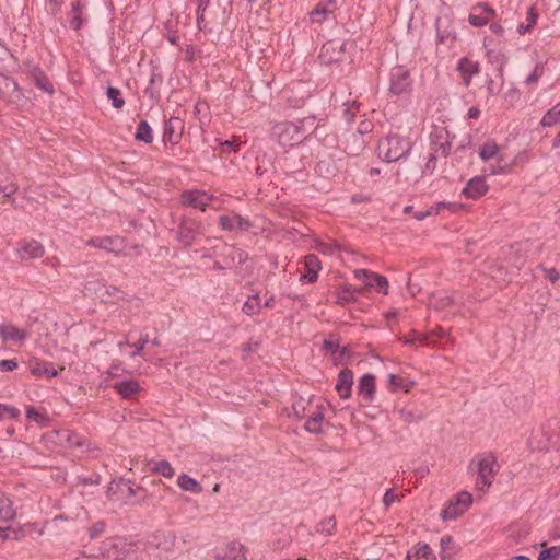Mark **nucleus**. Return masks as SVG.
<instances>
[{
  "label": "nucleus",
  "mask_w": 560,
  "mask_h": 560,
  "mask_svg": "<svg viewBox=\"0 0 560 560\" xmlns=\"http://www.w3.org/2000/svg\"><path fill=\"white\" fill-rule=\"evenodd\" d=\"M411 147L409 140L398 135H389L378 141L377 154L382 160L390 163L408 154Z\"/></svg>",
  "instance_id": "nucleus-1"
},
{
  "label": "nucleus",
  "mask_w": 560,
  "mask_h": 560,
  "mask_svg": "<svg viewBox=\"0 0 560 560\" xmlns=\"http://www.w3.org/2000/svg\"><path fill=\"white\" fill-rule=\"evenodd\" d=\"M176 241L184 247L192 246L197 238L205 234V226L200 220L189 215H182L174 229Z\"/></svg>",
  "instance_id": "nucleus-2"
},
{
  "label": "nucleus",
  "mask_w": 560,
  "mask_h": 560,
  "mask_svg": "<svg viewBox=\"0 0 560 560\" xmlns=\"http://www.w3.org/2000/svg\"><path fill=\"white\" fill-rule=\"evenodd\" d=\"M272 137L282 147H294L300 144L304 138L299 127L293 121H282L273 126Z\"/></svg>",
  "instance_id": "nucleus-3"
},
{
  "label": "nucleus",
  "mask_w": 560,
  "mask_h": 560,
  "mask_svg": "<svg viewBox=\"0 0 560 560\" xmlns=\"http://www.w3.org/2000/svg\"><path fill=\"white\" fill-rule=\"evenodd\" d=\"M497 458L493 454H485L478 458V475L476 486L480 491L489 489L494 476V466Z\"/></svg>",
  "instance_id": "nucleus-4"
},
{
  "label": "nucleus",
  "mask_w": 560,
  "mask_h": 560,
  "mask_svg": "<svg viewBox=\"0 0 560 560\" xmlns=\"http://www.w3.org/2000/svg\"><path fill=\"white\" fill-rule=\"evenodd\" d=\"M410 91L411 80L409 71L402 66L394 67L389 75V92L394 95H401Z\"/></svg>",
  "instance_id": "nucleus-5"
},
{
  "label": "nucleus",
  "mask_w": 560,
  "mask_h": 560,
  "mask_svg": "<svg viewBox=\"0 0 560 560\" xmlns=\"http://www.w3.org/2000/svg\"><path fill=\"white\" fill-rule=\"evenodd\" d=\"M346 42L339 38L327 40L320 49L319 59L324 65L338 62L342 59Z\"/></svg>",
  "instance_id": "nucleus-6"
},
{
  "label": "nucleus",
  "mask_w": 560,
  "mask_h": 560,
  "mask_svg": "<svg viewBox=\"0 0 560 560\" xmlns=\"http://www.w3.org/2000/svg\"><path fill=\"white\" fill-rule=\"evenodd\" d=\"M25 73L31 83H33L37 89L48 94L54 93L55 90L52 83L38 66L27 63Z\"/></svg>",
  "instance_id": "nucleus-7"
},
{
  "label": "nucleus",
  "mask_w": 560,
  "mask_h": 560,
  "mask_svg": "<svg viewBox=\"0 0 560 560\" xmlns=\"http://www.w3.org/2000/svg\"><path fill=\"white\" fill-rule=\"evenodd\" d=\"M85 289L88 291H94L96 298L104 303L110 302V299L114 296H117V299H122L119 296V294H124L118 287L109 285L100 280L89 282L85 285Z\"/></svg>",
  "instance_id": "nucleus-8"
},
{
  "label": "nucleus",
  "mask_w": 560,
  "mask_h": 560,
  "mask_svg": "<svg viewBox=\"0 0 560 560\" xmlns=\"http://www.w3.org/2000/svg\"><path fill=\"white\" fill-rule=\"evenodd\" d=\"M213 197L202 190H187L182 194V203L186 207L198 208L206 211Z\"/></svg>",
  "instance_id": "nucleus-9"
},
{
  "label": "nucleus",
  "mask_w": 560,
  "mask_h": 560,
  "mask_svg": "<svg viewBox=\"0 0 560 560\" xmlns=\"http://www.w3.org/2000/svg\"><path fill=\"white\" fill-rule=\"evenodd\" d=\"M184 120L179 117H171L164 126L163 141L176 144L179 142L184 132Z\"/></svg>",
  "instance_id": "nucleus-10"
},
{
  "label": "nucleus",
  "mask_w": 560,
  "mask_h": 560,
  "mask_svg": "<svg viewBox=\"0 0 560 560\" xmlns=\"http://www.w3.org/2000/svg\"><path fill=\"white\" fill-rule=\"evenodd\" d=\"M456 70L459 72L464 85L469 86L472 75L480 72V66L478 61L464 57L458 61Z\"/></svg>",
  "instance_id": "nucleus-11"
},
{
  "label": "nucleus",
  "mask_w": 560,
  "mask_h": 560,
  "mask_svg": "<svg viewBox=\"0 0 560 560\" xmlns=\"http://www.w3.org/2000/svg\"><path fill=\"white\" fill-rule=\"evenodd\" d=\"M88 246L102 248L112 253H119L124 247V240L116 236H105L91 238L86 243Z\"/></svg>",
  "instance_id": "nucleus-12"
},
{
  "label": "nucleus",
  "mask_w": 560,
  "mask_h": 560,
  "mask_svg": "<svg viewBox=\"0 0 560 560\" xmlns=\"http://www.w3.org/2000/svg\"><path fill=\"white\" fill-rule=\"evenodd\" d=\"M488 185L486 183L485 177L475 176L468 180L466 187L463 189L462 194L466 198L477 199L480 196L485 195L488 191Z\"/></svg>",
  "instance_id": "nucleus-13"
},
{
  "label": "nucleus",
  "mask_w": 560,
  "mask_h": 560,
  "mask_svg": "<svg viewBox=\"0 0 560 560\" xmlns=\"http://www.w3.org/2000/svg\"><path fill=\"white\" fill-rule=\"evenodd\" d=\"M18 253L21 259L39 258L44 255V247L37 241H23L19 243Z\"/></svg>",
  "instance_id": "nucleus-14"
},
{
  "label": "nucleus",
  "mask_w": 560,
  "mask_h": 560,
  "mask_svg": "<svg viewBox=\"0 0 560 560\" xmlns=\"http://www.w3.org/2000/svg\"><path fill=\"white\" fill-rule=\"evenodd\" d=\"M28 336L30 332L25 329L16 328L11 324H0V337L3 341L23 343Z\"/></svg>",
  "instance_id": "nucleus-15"
},
{
  "label": "nucleus",
  "mask_w": 560,
  "mask_h": 560,
  "mask_svg": "<svg viewBox=\"0 0 560 560\" xmlns=\"http://www.w3.org/2000/svg\"><path fill=\"white\" fill-rule=\"evenodd\" d=\"M352 385L353 372L349 369H343L342 371H340L335 388L342 399H347L351 396Z\"/></svg>",
  "instance_id": "nucleus-16"
},
{
  "label": "nucleus",
  "mask_w": 560,
  "mask_h": 560,
  "mask_svg": "<svg viewBox=\"0 0 560 560\" xmlns=\"http://www.w3.org/2000/svg\"><path fill=\"white\" fill-rule=\"evenodd\" d=\"M219 224L223 230L232 231L234 229H240L242 231H248L252 226V223L241 217V215H234V217H228V215H221L219 218Z\"/></svg>",
  "instance_id": "nucleus-17"
},
{
  "label": "nucleus",
  "mask_w": 560,
  "mask_h": 560,
  "mask_svg": "<svg viewBox=\"0 0 560 560\" xmlns=\"http://www.w3.org/2000/svg\"><path fill=\"white\" fill-rule=\"evenodd\" d=\"M320 261L318 257L314 254H308L305 256V268L307 273L302 275L300 280L307 283H314L317 280V272L320 269Z\"/></svg>",
  "instance_id": "nucleus-18"
},
{
  "label": "nucleus",
  "mask_w": 560,
  "mask_h": 560,
  "mask_svg": "<svg viewBox=\"0 0 560 560\" xmlns=\"http://www.w3.org/2000/svg\"><path fill=\"white\" fill-rule=\"evenodd\" d=\"M359 394L363 396L365 402H371L375 395V376L373 374H364L358 384Z\"/></svg>",
  "instance_id": "nucleus-19"
},
{
  "label": "nucleus",
  "mask_w": 560,
  "mask_h": 560,
  "mask_svg": "<svg viewBox=\"0 0 560 560\" xmlns=\"http://www.w3.org/2000/svg\"><path fill=\"white\" fill-rule=\"evenodd\" d=\"M221 560H246L245 547L236 541L226 545V548L218 556Z\"/></svg>",
  "instance_id": "nucleus-20"
},
{
  "label": "nucleus",
  "mask_w": 560,
  "mask_h": 560,
  "mask_svg": "<svg viewBox=\"0 0 560 560\" xmlns=\"http://www.w3.org/2000/svg\"><path fill=\"white\" fill-rule=\"evenodd\" d=\"M113 388L125 399L131 398L140 390V385L135 380L116 382Z\"/></svg>",
  "instance_id": "nucleus-21"
},
{
  "label": "nucleus",
  "mask_w": 560,
  "mask_h": 560,
  "mask_svg": "<svg viewBox=\"0 0 560 560\" xmlns=\"http://www.w3.org/2000/svg\"><path fill=\"white\" fill-rule=\"evenodd\" d=\"M359 277L373 278L372 288L376 289L377 292L387 294L388 293V281L386 277L369 271L366 269H358Z\"/></svg>",
  "instance_id": "nucleus-22"
},
{
  "label": "nucleus",
  "mask_w": 560,
  "mask_h": 560,
  "mask_svg": "<svg viewBox=\"0 0 560 560\" xmlns=\"http://www.w3.org/2000/svg\"><path fill=\"white\" fill-rule=\"evenodd\" d=\"M324 420V411L323 407L316 406V410L313 411L308 419L305 422V430L311 433H320L322 432V423Z\"/></svg>",
  "instance_id": "nucleus-23"
},
{
  "label": "nucleus",
  "mask_w": 560,
  "mask_h": 560,
  "mask_svg": "<svg viewBox=\"0 0 560 560\" xmlns=\"http://www.w3.org/2000/svg\"><path fill=\"white\" fill-rule=\"evenodd\" d=\"M407 560H435V555L428 544H417L413 552L407 553Z\"/></svg>",
  "instance_id": "nucleus-24"
},
{
  "label": "nucleus",
  "mask_w": 560,
  "mask_h": 560,
  "mask_svg": "<svg viewBox=\"0 0 560 560\" xmlns=\"http://www.w3.org/2000/svg\"><path fill=\"white\" fill-rule=\"evenodd\" d=\"M85 7L80 0H77L72 3V10L70 12V21L69 24L74 31H79L85 19L83 18L82 11Z\"/></svg>",
  "instance_id": "nucleus-25"
},
{
  "label": "nucleus",
  "mask_w": 560,
  "mask_h": 560,
  "mask_svg": "<svg viewBox=\"0 0 560 560\" xmlns=\"http://www.w3.org/2000/svg\"><path fill=\"white\" fill-rule=\"evenodd\" d=\"M177 485L183 491L191 492V493H200L202 491V487L200 483L188 476L187 474H180L177 478Z\"/></svg>",
  "instance_id": "nucleus-26"
},
{
  "label": "nucleus",
  "mask_w": 560,
  "mask_h": 560,
  "mask_svg": "<svg viewBox=\"0 0 560 560\" xmlns=\"http://www.w3.org/2000/svg\"><path fill=\"white\" fill-rule=\"evenodd\" d=\"M135 139L140 142H144L147 144L152 143L153 133L152 128L150 127L147 120H141L138 125L137 131L135 133Z\"/></svg>",
  "instance_id": "nucleus-27"
},
{
  "label": "nucleus",
  "mask_w": 560,
  "mask_h": 560,
  "mask_svg": "<svg viewBox=\"0 0 560 560\" xmlns=\"http://www.w3.org/2000/svg\"><path fill=\"white\" fill-rule=\"evenodd\" d=\"M388 383L390 386V390L396 392L401 389L406 393L409 392V389L415 385V381L402 378L395 374L388 375Z\"/></svg>",
  "instance_id": "nucleus-28"
},
{
  "label": "nucleus",
  "mask_w": 560,
  "mask_h": 560,
  "mask_svg": "<svg viewBox=\"0 0 560 560\" xmlns=\"http://www.w3.org/2000/svg\"><path fill=\"white\" fill-rule=\"evenodd\" d=\"M15 517V510L13 509L12 501L0 493V520L11 521Z\"/></svg>",
  "instance_id": "nucleus-29"
},
{
  "label": "nucleus",
  "mask_w": 560,
  "mask_h": 560,
  "mask_svg": "<svg viewBox=\"0 0 560 560\" xmlns=\"http://www.w3.org/2000/svg\"><path fill=\"white\" fill-rule=\"evenodd\" d=\"M359 291L360 290L355 289L352 285H343L337 293V303L345 305L355 301V293Z\"/></svg>",
  "instance_id": "nucleus-30"
},
{
  "label": "nucleus",
  "mask_w": 560,
  "mask_h": 560,
  "mask_svg": "<svg viewBox=\"0 0 560 560\" xmlns=\"http://www.w3.org/2000/svg\"><path fill=\"white\" fill-rule=\"evenodd\" d=\"M294 122H295V126L299 127L304 139L307 137V135H310L312 131H314L317 127L316 118L314 116H307L302 119H298Z\"/></svg>",
  "instance_id": "nucleus-31"
},
{
  "label": "nucleus",
  "mask_w": 560,
  "mask_h": 560,
  "mask_svg": "<svg viewBox=\"0 0 560 560\" xmlns=\"http://www.w3.org/2000/svg\"><path fill=\"white\" fill-rule=\"evenodd\" d=\"M540 124L544 127H551L556 124H560V103H558L544 115Z\"/></svg>",
  "instance_id": "nucleus-32"
},
{
  "label": "nucleus",
  "mask_w": 560,
  "mask_h": 560,
  "mask_svg": "<svg viewBox=\"0 0 560 560\" xmlns=\"http://www.w3.org/2000/svg\"><path fill=\"white\" fill-rule=\"evenodd\" d=\"M315 170L320 176L328 177L335 174L336 165L330 158L323 159L317 162Z\"/></svg>",
  "instance_id": "nucleus-33"
},
{
  "label": "nucleus",
  "mask_w": 560,
  "mask_h": 560,
  "mask_svg": "<svg viewBox=\"0 0 560 560\" xmlns=\"http://www.w3.org/2000/svg\"><path fill=\"white\" fill-rule=\"evenodd\" d=\"M398 415H399V419L408 424L418 422L423 418V416L420 411H418L417 409H411V408H402V409L398 410Z\"/></svg>",
  "instance_id": "nucleus-34"
},
{
  "label": "nucleus",
  "mask_w": 560,
  "mask_h": 560,
  "mask_svg": "<svg viewBox=\"0 0 560 560\" xmlns=\"http://www.w3.org/2000/svg\"><path fill=\"white\" fill-rule=\"evenodd\" d=\"M499 152V147L493 140H488L479 151V155L483 161L493 159Z\"/></svg>",
  "instance_id": "nucleus-35"
},
{
  "label": "nucleus",
  "mask_w": 560,
  "mask_h": 560,
  "mask_svg": "<svg viewBox=\"0 0 560 560\" xmlns=\"http://www.w3.org/2000/svg\"><path fill=\"white\" fill-rule=\"evenodd\" d=\"M329 13H331V11L327 8V4L318 2L311 11L310 16L313 22L322 23Z\"/></svg>",
  "instance_id": "nucleus-36"
},
{
  "label": "nucleus",
  "mask_w": 560,
  "mask_h": 560,
  "mask_svg": "<svg viewBox=\"0 0 560 560\" xmlns=\"http://www.w3.org/2000/svg\"><path fill=\"white\" fill-rule=\"evenodd\" d=\"M261 307L260 299L258 294H255L253 296H249L248 300L243 304L242 311L248 315H255L259 312Z\"/></svg>",
  "instance_id": "nucleus-37"
},
{
  "label": "nucleus",
  "mask_w": 560,
  "mask_h": 560,
  "mask_svg": "<svg viewBox=\"0 0 560 560\" xmlns=\"http://www.w3.org/2000/svg\"><path fill=\"white\" fill-rule=\"evenodd\" d=\"M152 471L160 474L166 478H172L175 474L172 465L165 459L154 462L152 466Z\"/></svg>",
  "instance_id": "nucleus-38"
},
{
  "label": "nucleus",
  "mask_w": 560,
  "mask_h": 560,
  "mask_svg": "<svg viewBox=\"0 0 560 560\" xmlns=\"http://www.w3.org/2000/svg\"><path fill=\"white\" fill-rule=\"evenodd\" d=\"M464 512H465V510L459 508V505H457V503L450 501L448 505L444 510H442L441 517L444 521L455 520L456 517L462 515Z\"/></svg>",
  "instance_id": "nucleus-39"
},
{
  "label": "nucleus",
  "mask_w": 560,
  "mask_h": 560,
  "mask_svg": "<svg viewBox=\"0 0 560 560\" xmlns=\"http://www.w3.org/2000/svg\"><path fill=\"white\" fill-rule=\"evenodd\" d=\"M108 100L112 101L113 107L120 109L125 105V100L121 96V91L114 86H108L106 90Z\"/></svg>",
  "instance_id": "nucleus-40"
},
{
  "label": "nucleus",
  "mask_w": 560,
  "mask_h": 560,
  "mask_svg": "<svg viewBox=\"0 0 560 560\" xmlns=\"http://www.w3.org/2000/svg\"><path fill=\"white\" fill-rule=\"evenodd\" d=\"M445 207V203L444 202H440L438 203L436 206H431L429 209L427 210H421V211H417L413 213V217L415 219H417L418 221H421L423 219H425L427 217H431V215H436L440 213V210Z\"/></svg>",
  "instance_id": "nucleus-41"
},
{
  "label": "nucleus",
  "mask_w": 560,
  "mask_h": 560,
  "mask_svg": "<svg viewBox=\"0 0 560 560\" xmlns=\"http://www.w3.org/2000/svg\"><path fill=\"white\" fill-rule=\"evenodd\" d=\"M560 559V546H551L540 551L538 560H558Z\"/></svg>",
  "instance_id": "nucleus-42"
},
{
  "label": "nucleus",
  "mask_w": 560,
  "mask_h": 560,
  "mask_svg": "<svg viewBox=\"0 0 560 560\" xmlns=\"http://www.w3.org/2000/svg\"><path fill=\"white\" fill-rule=\"evenodd\" d=\"M336 528V521L334 517L323 520L317 524V532L325 534L326 536L332 535Z\"/></svg>",
  "instance_id": "nucleus-43"
},
{
  "label": "nucleus",
  "mask_w": 560,
  "mask_h": 560,
  "mask_svg": "<svg viewBox=\"0 0 560 560\" xmlns=\"http://www.w3.org/2000/svg\"><path fill=\"white\" fill-rule=\"evenodd\" d=\"M440 545H441V548H442V552H441V559L442 560H447L451 558V552H447V550H453L454 549V540L452 539L451 536H443L440 540Z\"/></svg>",
  "instance_id": "nucleus-44"
},
{
  "label": "nucleus",
  "mask_w": 560,
  "mask_h": 560,
  "mask_svg": "<svg viewBox=\"0 0 560 560\" xmlns=\"http://www.w3.org/2000/svg\"><path fill=\"white\" fill-rule=\"evenodd\" d=\"M452 501L454 503H457V505H459V508H462L466 511L472 503V497L470 493L463 491L459 494H457Z\"/></svg>",
  "instance_id": "nucleus-45"
},
{
  "label": "nucleus",
  "mask_w": 560,
  "mask_h": 560,
  "mask_svg": "<svg viewBox=\"0 0 560 560\" xmlns=\"http://www.w3.org/2000/svg\"><path fill=\"white\" fill-rule=\"evenodd\" d=\"M120 486H121L120 492L122 494V497H121L122 499H127V498L136 495L137 489H135L131 486L130 480L120 479Z\"/></svg>",
  "instance_id": "nucleus-46"
},
{
  "label": "nucleus",
  "mask_w": 560,
  "mask_h": 560,
  "mask_svg": "<svg viewBox=\"0 0 560 560\" xmlns=\"http://www.w3.org/2000/svg\"><path fill=\"white\" fill-rule=\"evenodd\" d=\"M105 527H106V524L104 521H98L96 523H94L90 529H89V535H90V538L91 539H96L98 538L105 530Z\"/></svg>",
  "instance_id": "nucleus-47"
},
{
  "label": "nucleus",
  "mask_w": 560,
  "mask_h": 560,
  "mask_svg": "<svg viewBox=\"0 0 560 560\" xmlns=\"http://www.w3.org/2000/svg\"><path fill=\"white\" fill-rule=\"evenodd\" d=\"M241 142L236 143V140H225V141H219V145L221 148V153H231V152H237L238 147Z\"/></svg>",
  "instance_id": "nucleus-48"
},
{
  "label": "nucleus",
  "mask_w": 560,
  "mask_h": 560,
  "mask_svg": "<svg viewBox=\"0 0 560 560\" xmlns=\"http://www.w3.org/2000/svg\"><path fill=\"white\" fill-rule=\"evenodd\" d=\"M544 73V67L539 63L535 66V69L533 72L526 78L525 83L528 85L536 84L539 80V78Z\"/></svg>",
  "instance_id": "nucleus-49"
},
{
  "label": "nucleus",
  "mask_w": 560,
  "mask_h": 560,
  "mask_svg": "<svg viewBox=\"0 0 560 560\" xmlns=\"http://www.w3.org/2000/svg\"><path fill=\"white\" fill-rule=\"evenodd\" d=\"M468 22L472 26L480 27L488 23V18L481 14V12L479 14L471 12L468 16Z\"/></svg>",
  "instance_id": "nucleus-50"
},
{
  "label": "nucleus",
  "mask_w": 560,
  "mask_h": 560,
  "mask_svg": "<svg viewBox=\"0 0 560 560\" xmlns=\"http://www.w3.org/2000/svg\"><path fill=\"white\" fill-rule=\"evenodd\" d=\"M46 362L39 361V360H31L28 362V369L33 375L42 376L43 375V368Z\"/></svg>",
  "instance_id": "nucleus-51"
},
{
  "label": "nucleus",
  "mask_w": 560,
  "mask_h": 560,
  "mask_svg": "<svg viewBox=\"0 0 560 560\" xmlns=\"http://www.w3.org/2000/svg\"><path fill=\"white\" fill-rule=\"evenodd\" d=\"M149 342V335L144 334L141 336V338L133 343L135 351L131 353V357L135 358L136 355L140 354V352L144 349L145 345Z\"/></svg>",
  "instance_id": "nucleus-52"
},
{
  "label": "nucleus",
  "mask_w": 560,
  "mask_h": 560,
  "mask_svg": "<svg viewBox=\"0 0 560 560\" xmlns=\"http://www.w3.org/2000/svg\"><path fill=\"white\" fill-rule=\"evenodd\" d=\"M474 10L477 11V10H480L481 14H483L485 16H487L488 19L490 16H494L495 15V11L493 8H491L487 2H480L478 3L476 7H474Z\"/></svg>",
  "instance_id": "nucleus-53"
},
{
  "label": "nucleus",
  "mask_w": 560,
  "mask_h": 560,
  "mask_svg": "<svg viewBox=\"0 0 560 560\" xmlns=\"http://www.w3.org/2000/svg\"><path fill=\"white\" fill-rule=\"evenodd\" d=\"M18 362L14 359H5L0 361V371L1 372H11L18 368Z\"/></svg>",
  "instance_id": "nucleus-54"
},
{
  "label": "nucleus",
  "mask_w": 560,
  "mask_h": 560,
  "mask_svg": "<svg viewBox=\"0 0 560 560\" xmlns=\"http://www.w3.org/2000/svg\"><path fill=\"white\" fill-rule=\"evenodd\" d=\"M10 530V528H3V527H0V541H4L7 539H14V540H19L21 537H22V534H21V529L19 530H13V536L11 537L7 532Z\"/></svg>",
  "instance_id": "nucleus-55"
},
{
  "label": "nucleus",
  "mask_w": 560,
  "mask_h": 560,
  "mask_svg": "<svg viewBox=\"0 0 560 560\" xmlns=\"http://www.w3.org/2000/svg\"><path fill=\"white\" fill-rule=\"evenodd\" d=\"M26 417L37 423H42L45 420L44 415L39 413L34 407H28L26 409Z\"/></svg>",
  "instance_id": "nucleus-56"
},
{
  "label": "nucleus",
  "mask_w": 560,
  "mask_h": 560,
  "mask_svg": "<svg viewBox=\"0 0 560 560\" xmlns=\"http://www.w3.org/2000/svg\"><path fill=\"white\" fill-rule=\"evenodd\" d=\"M292 409H293V412H294V416L298 418V419H302L304 417H306L305 415V406L303 405V400L300 399L299 401H295L292 406Z\"/></svg>",
  "instance_id": "nucleus-57"
},
{
  "label": "nucleus",
  "mask_w": 560,
  "mask_h": 560,
  "mask_svg": "<svg viewBox=\"0 0 560 560\" xmlns=\"http://www.w3.org/2000/svg\"><path fill=\"white\" fill-rule=\"evenodd\" d=\"M357 109H358V106L355 105V102H353L352 104H349V103L345 104L343 114L348 121H350L354 117Z\"/></svg>",
  "instance_id": "nucleus-58"
},
{
  "label": "nucleus",
  "mask_w": 560,
  "mask_h": 560,
  "mask_svg": "<svg viewBox=\"0 0 560 560\" xmlns=\"http://www.w3.org/2000/svg\"><path fill=\"white\" fill-rule=\"evenodd\" d=\"M436 148L434 150V153L436 154L438 152H440L443 156H447L450 153H451V142L450 141H445V142H442L440 144H435Z\"/></svg>",
  "instance_id": "nucleus-59"
},
{
  "label": "nucleus",
  "mask_w": 560,
  "mask_h": 560,
  "mask_svg": "<svg viewBox=\"0 0 560 560\" xmlns=\"http://www.w3.org/2000/svg\"><path fill=\"white\" fill-rule=\"evenodd\" d=\"M436 167V154L434 152L430 153L428 161L424 165L423 172L433 173Z\"/></svg>",
  "instance_id": "nucleus-60"
},
{
  "label": "nucleus",
  "mask_w": 560,
  "mask_h": 560,
  "mask_svg": "<svg viewBox=\"0 0 560 560\" xmlns=\"http://www.w3.org/2000/svg\"><path fill=\"white\" fill-rule=\"evenodd\" d=\"M18 190V186L13 183L9 185H0V194H3L4 197H11Z\"/></svg>",
  "instance_id": "nucleus-61"
},
{
  "label": "nucleus",
  "mask_w": 560,
  "mask_h": 560,
  "mask_svg": "<svg viewBox=\"0 0 560 560\" xmlns=\"http://www.w3.org/2000/svg\"><path fill=\"white\" fill-rule=\"evenodd\" d=\"M398 499V495L394 492L393 489H388L384 497H383V503L386 505V506H389L390 504H393L396 500Z\"/></svg>",
  "instance_id": "nucleus-62"
},
{
  "label": "nucleus",
  "mask_w": 560,
  "mask_h": 560,
  "mask_svg": "<svg viewBox=\"0 0 560 560\" xmlns=\"http://www.w3.org/2000/svg\"><path fill=\"white\" fill-rule=\"evenodd\" d=\"M521 93L516 88H511L504 95L505 100L515 103L520 100Z\"/></svg>",
  "instance_id": "nucleus-63"
},
{
  "label": "nucleus",
  "mask_w": 560,
  "mask_h": 560,
  "mask_svg": "<svg viewBox=\"0 0 560 560\" xmlns=\"http://www.w3.org/2000/svg\"><path fill=\"white\" fill-rule=\"evenodd\" d=\"M537 13H535L534 9L533 8H529L528 11H527V24H526V28H533V26L536 24L537 22Z\"/></svg>",
  "instance_id": "nucleus-64"
}]
</instances>
